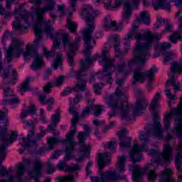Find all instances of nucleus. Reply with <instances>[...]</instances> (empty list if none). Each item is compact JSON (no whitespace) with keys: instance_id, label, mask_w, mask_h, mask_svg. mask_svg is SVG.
<instances>
[{"instance_id":"obj_46","label":"nucleus","mask_w":182,"mask_h":182,"mask_svg":"<svg viewBox=\"0 0 182 182\" xmlns=\"http://www.w3.org/2000/svg\"><path fill=\"white\" fill-rule=\"evenodd\" d=\"M177 39H182V36H181L178 32L174 33L171 37H169V41L172 42V43H176L177 42Z\"/></svg>"},{"instance_id":"obj_26","label":"nucleus","mask_w":182,"mask_h":182,"mask_svg":"<svg viewBox=\"0 0 182 182\" xmlns=\"http://www.w3.org/2000/svg\"><path fill=\"white\" fill-rule=\"evenodd\" d=\"M152 5L155 11L166 9L168 12H170V1L168 0H152Z\"/></svg>"},{"instance_id":"obj_1","label":"nucleus","mask_w":182,"mask_h":182,"mask_svg":"<svg viewBox=\"0 0 182 182\" xmlns=\"http://www.w3.org/2000/svg\"><path fill=\"white\" fill-rule=\"evenodd\" d=\"M153 125H149L145 127V130H147V136L144 134L143 131L139 132V140L142 144L141 146L136 143L134 144L132 150L129 152V157L132 163H139L143 160L141 156V151H148V154L154 159V161L151 164H148L144 167V171H149L147 173L148 180L149 181H154L157 175L154 172L156 165L164 166V163L170 164L171 160H173V147L168 143H166L164 145L162 152L160 153L157 149H151L149 151V141H150V136H155L158 139H161L164 134V130L161 128V123L160 122V115L158 112L153 113Z\"/></svg>"},{"instance_id":"obj_15","label":"nucleus","mask_w":182,"mask_h":182,"mask_svg":"<svg viewBox=\"0 0 182 182\" xmlns=\"http://www.w3.org/2000/svg\"><path fill=\"white\" fill-rule=\"evenodd\" d=\"M46 134V131H42L41 133L38 134L33 139L35 136V129H31L28 132L27 138H23L20 141V144H21L23 149H28L31 147V146H36V142L42 140V138Z\"/></svg>"},{"instance_id":"obj_56","label":"nucleus","mask_w":182,"mask_h":182,"mask_svg":"<svg viewBox=\"0 0 182 182\" xmlns=\"http://www.w3.org/2000/svg\"><path fill=\"white\" fill-rule=\"evenodd\" d=\"M52 87H53V85H52V83L48 82L47 83L45 86H44V93H50V89H52Z\"/></svg>"},{"instance_id":"obj_60","label":"nucleus","mask_w":182,"mask_h":182,"mask_svg":"<svg viewBox=\"0 0 182 182\" xmlns=\"http://www.w3.org/2000/svg\"><path fill=\"white\" fill-rule=\"evenodd\" d=\"M114 124H116V123L114 122H112L109 125L105 127V129L102 130V133H107V130H110L112 127H114Z\"/></svg>"},{"instance_id":"obj_13","label":"nucleus","mask_w":182,"mask_h":182,"mask_svg":"<svg viewBox=\"0 0 182 182\" xmlns=\"http://www.w3.org/2000/svg\"><path fill=\"white\" fill-rule=\"evenodd\" d=\"M181 73L182 63L173 62L171 66L170 73H168L170 80H168L167 85H168V86H173L175 92H178V90H180V82L176 81L174 77L176 75H181Z\"/></svg>"},{"instance_id":"obj_22","label":"nucleus","mask_w":182,"mask_h":182,"mask_svg":"<svg viewBox=\"0 0 182 182\" xmlns=\"http://www.w3.org/2000/svg\"><path fill=\"white\" fill-rule=\"evenodd\" d=\"M92 109H94V116L95 117H97L98 116H100L102 114V112H105V106L103 105H90L89 107H86L82 113V117H86V116H89L90 114V110Z\"/></svg>"},{"instance_id":"obj_52","label":"nucleus","mask_w":182,"mask_h":182,"mask_svg":"<svg viewBox=\"0 0 182 182\" xmlns=\"http://www.w3.org/2000/svg\"><path fill=\"white\" fill-rule=\"evenodd\" d=\"M175 164L177 170L179 171V174L182 173V159H175Z\"/></svg>"},{"instance_id":"obj_20","label":"nucleus","mask_w":182,"mask_h":182,"mask_svg":"<svg viewBox=\"0 0 182 182\" xmlns=\"http://www.w3.org/2000/svg\"><path fill=\"white\" fill-rule=\"evenodd\" d=\"M77 1V0H70V8L68 16L67 18V23L68 29L69 31H70V32H75V30L76 29V28H77V25L76 24V23L72 21V12H75L76 11Z\"/></svg>"},{"instance_id":"obj_61","label":"nucleus","mask_w":182,"mask_h":182,"mask_svg":"<svg viewBox=\"0 0 182 182\" xmlns=\"http://www.w3.org/2000/svg\"><path fill=\"white\" fill-rule=\"evenodd\" d=\"M80 100H82V94L81 93H77L75 95V97L73 100L74 103H75V105H77Z\"/></svg>"},{"instance_id":"obj_51","label":"nucleus","mask_w":182,"mask_h":182,"mask_svg":"<svg viewBox=\"0 0 182 182\" xmlns=\"http://www.w3.org/2000/svg\"><path fill=\"white\" fill-rule=\"evenodd\" d=\"M166 21H167V20L163 19L161 18H158L156 23L154 25V28L159 29V28H160V26H163V25H164V23H166Z\"/></svg>"},{"instance_id":"obj_7","label":"nucleus","mask_w":182,"mask_h":182,"mask_svg":"<svg viewBox=\"0 0 182 182\" xmlns=\"http://www.w3.org/2000/svg\"><path fill=\"white\" fill-rule=\"evenodd\" d=\"M97 164L100 168V178L92 176V182H118L119 180H126V175L120 176L117 174V172L114 169L103 172L105 166L110 164V157H109L107 154H97Z\"/></svg>"},{"instance_id":"obj_58","label":"nucleus","mask_w":182,"mask_h":182,"mask_svg":"<svg viewBox=\"0 0 182 182\" xmlns=\"http://www.w3.org/2000/svg\"><path fill=\"white\" fill-rule=\"evenodd\" d=\"M103 124H105V122L103 121H100L97 119H95L93 121V125L96 126V127H100V126H103Z\"/></svg>"},{"instance_id":"obj_27","label":"nucleus","mask_w":182,"mask_h":182,"mask_svg":"<svg viewBox=\"0 0 182 182\" xmlns=\"http://www.w3.org/2000/svg\"><path fill=\"white\" fill-rule=\"evenodd\" d=\"M152 5L155 11L166 9L168 12H170V1L168 0H152Z\"/></svg>"},{"instance_id":"obj_31","label":"nucleus","mask_w":182,"mask_h":182,"mask_svg":"<svg viewBox=\"0 0 182 182\" xmlns=\"http://www.w3.org/2000/svg\"><path fill=\"white\" fill-rule=\"evenodd\" d=\"M160 99H161V95L159 92H156L151 101L150 110H154V109L159 107L160 104H159V102H160Z\"/></svg>"},{"instance_id":"obj_33","label":"nucleus","mask_w":182,"mask_h":182,"mask_svg":"<svg viewBox=\"0 0 182 182\" xmlns=\"http://www.w3.org/2000/svg\"><path fill=\"white\" fill-rule=\"evenodd\" d=\"M112 0H109V2L105 4L106 9H110L111 11H116L117 8H120L123 2H126L127 0H117L115 1V6H112Z\"/></svg>"},{"instance_id":"obj_49","label":"nucleus","mask_w":182,"mask_h":182,"mask_svg":"<svg viewBox=\"0 0 182 182\" xmlns=\"http://www.w3.org/2000/svg\"><path fill=\"white\" fill-rule=\"evenodd\" d=\"M165 29L163 31L164 33H167L171 31V28H173V26H171V23L168 22V20H166L165 21Z\"/></svg>"},{"instance_id":"obj_53","label":"nucleus","mask_w":182,"mask_h":182,"mask_svg":"<svg viewBox=\"0 0 182 182\" xmlns=\"http://www.w3.org/2000/svg\"><path fill=\"white\" fill-rule=\"evenodd\" d=\"M102 87H103V85L95 83L94 85V92L96 95H100V90H102Z\"/></svg>"},{"instance_id":"obj_21","label":"nucleus","mask_w":182,"mask_h":182,"mask_svg":"<svg viewBox=\"0 0 182 182\" xmlns=\"http://www.w3.org/2000/svg\"><path fill=\"white\" fill-rule=\"evenodd\" d=\"M97 58H99V56L95 55L91 58H85V60H81L80 63V70L75 73V76L78 77V79H80L82 73L87 70V65H86V63L87 65H90L92 62L97 60Z\"/></svg>"},{"instance_id":"obj_50","label":"nucleus","mask_w":182,"mask_h":182,"mask_svg":"<svg viewBox=\"0 0 182 182\" xmlns=\"http://www.w3.org/2000/svg\"><path fill=\"white\" fill-rule=\"evenodd\" d=\"M65 82V77L63 75H60L58 78L55 79V85L57 87L61 86Z\"/></svg>"},{"instance_id":"obj_9","label":"nucleus","mask_w":182,"mask_h":182,"mask_svg":"<svg viewBox=\"0 0 182 182\" xmlns=\"http://www.w3.org/2000/svg\"><path fill=\"white\" fill-rule=\"evenodd\" d=\"M93 14L97 15V14H99V11H93V9L90 5H83L82 15L86 18L85 22L87 27L82 31V37L84 39V42L85 43L84 53L87 56L90 55V50L93 49V46L90 45V41H92V33H93V32H95V29H96V26L95 25V17L92 16V14Z\"/></svg>"},{"instance_id":"obj_5","label":"nucleus","mask_w":182,"mask_h":182,"mask_svg":"<svg viewBox=\"0 0 182 182\" xmlns=\"http://www.w3.org/2000/svg\"><path fill=\"white\" fill-rule=\"evenodd\" d=\"M124 95L125 92L123 88L118 87L114 94L108 97L107 103L112 111L108 114V116L109 117H116L117 114H120L122 119L130 122L131 120H134V114H130L129 103L127 102H122L119 100Z\"/></svg>"},{"instance_id":"obj_43","label":"nucleus","mask_w":182,"mask_h":182,"mask_svg":"<svg viewBox=\"0 0 182 182\" xmlns=\"http://www.w3.org/2000/svg\"><path fill=\"white\" fill-rule=\"evenodd\" d=\"M1 105H18L19 103V99L18 98H11L10 100H3L1 102Z\"/></svg>"},{"instance_id":"obj_38","label":"nucleus","mask_w":182,"mask_h":182,"mask_svg":"<svg viewBox=\"0 0 182 182\" xmlns=\"http://www.w3.org/2000/svg\"><path fill=\"white\" fill-rule=\"evenodd\" d=\"M80 168H82V165L80 164H73L71 166L66 167L65 171L68 173H75V176H77V172L80 171Z\"/></svg>"},{"instance_id":"obj_39","label":"nucleus","mask_w":182,"mask_h":182,"mask_svg":"<svg viewBox=\"0 0 182 182\" xmlns=\"http://www.w3.org/2000/svg\"><path fill=\"white\" fill-rule=\"evenodd\" d=\"M119 146L120 147H124V149H128V147H130V141H132V138L130 137H124V138H120L119 139Z\"/></svg>"},{"instance_id":"obj_64","label":"nucleus","mask_w":182,"mask_h":182,"mask_svg":"<svg viewBox=\"0 0 182 182\" xmlns=\"http://www.w3.org/2000/svg\"><path fill=\"white\" fill-rule=\"evenodd\" d=\"M173 2L176 8H182V0H174Z\"/></svg>"},{"instance_id":"obj_24","label":"nucleus","mask_w":182,"mask_h":182,"mask_svg":"<svg viewBox=\"0 0 182 182\" xmlns=\"http://www.w3.org/2000/svg\"><path fill=\"white\" fill-rule=\"evenodd\" d=\"M139 23H140V22L139 21H135L134 23V25L132 28L131 32H129L127 34V37L125 38V46H127V48L130 47V41H129V39H133V38H134V39H136V41H137V38H136V35H137V33H139L140 35L143 36L147 31H146L144 33H135L134 31H136V29H137V28H139Z\"/></svg>"},{"instance_id":"obj_63","label":"nucleus","mask_w":182,"mask_h":182,"mask_svg":"<svg viewBox=\"0 0 182 182\" xmlns=\"http://www.w3.org/2000/svg\"><path fill=\"white\" fill-rule=\"evenodd\" d=\"M28 114H31L28 112V110L23 109L21 114L20 116V118L21 119H26V117H28Z\"/></svg>"},{"instance_id":"obj_35","label":"nucleus","mask_w":182,"mask_h":182,"mask_svg":"<svg viewBox=\"0 0 182 182\" xmlns=\"http://www.w3.org/2000/svg\"><path fill=\"white\" fill-rule=\"evenodd\" d=\"M139 23H144L145 25H149L150 23V16L147 11H144L141 13L139 21Z\"/></svg>"},{"instance_id":"obj_40","label":"nucleus","mask_w":182,"mask_h":182,"mask_svg":"<svg viewBox=\"0 0 182 182\" xmlns=\"http://www.w3.org/2000/svg\"><path fill=\"white\" fill-rule=\"evenodd\" d=\"M60 120V109H57L55 114L51 116V122L54 124H59Z\"/></svg>"},{"instance_id":"obj_29","label":"nucleus","mask_w":182,"mask_h":182,"mask_svg":"<svg viewBox=\"0 0 182 182\" xmlns=\"http://www.w3.org/2000/svg\"><path fill=\"white\" fill-rule=\"evenodd\" d=\"M129 171H132L133 173L134 182H139V179L140 177H141V176H143V172L141 171V168H140V166H130Z\"/></svg>"},{"instance_id":"obj_62","label":"nucleus","mask_w":182,"mask_h":182,"mask_svg":"<svg viewBox=\"0 0 182 182\" xmlns=\"http://www.w3.org/2000/svg\"><path fill=\"white\" fill-rule=\"evenodd\" d=\"M43 53L46 58H52V56H53V53L47 50L45 48H43Z\"/></svg>"},{"instance_id":"obj_57","label":"nucleus","mask_w":182,"mask_h":182,"mask_svg":"<svg viewBox=\"0 0 182 182\" xmlns=\"http://www.w3.org/2000/svg\"><path fill=\"white\" fill-rule=\"evenodd\" d=\"M117 146V144H116V143L114 141H111L108 144V149L110 150L111 151H114V150H116Z\"/></svg>"},{"instance_id":"obj_19","label":"nucleus","mask_w":182,"mask_h":182,"mask_svg":"<svg viewBox=\"0 0 182 182\" xmlns=\"http://www.w3.org/2000/svg\"><path fill=\"white\" fill-rule=\"evenodd\" d=\"M43 164L41 159H36V162L33 164V168L28 171L29 177L34 178L35 182H39V178L42 177V170L43 169Z\"/></svg>"},{"instance_id":"obj_41","label":"nucleus","mask_w":182,"mask_h":182,"mask_svg":"<svg viewBox=\"0 0 182 182\" xmlns=\"http://www.w3.org/2000/svg\"><path fill=\"white\" fill-rule=\"evenodd\" d=\"M75 182V175L70 173L68 176H60L58 178V182Z\"/></svg>"},{"instance_id":"obj_44","label":"nucleus","mask_w":182,"mask_h":182,"mask_svg":"<svg viewBox=\"0 0 182 182\" xmlns=\"http://www.w3.org/2000/svg\"><path fill=\"white\" fill-rule=\"evenodd\" d=\"M56 170V167L53 166L52 164V162L49 160L47 162V170L46 173L47 174H53V172Z\"/></svg>"},{"instance_id":"obj_16","label":"nucleus","mask_w":182,"mask_h":182,"mask_svg":"<svg viewBox=\"0 0 182 182\" xmlns=\"http://www.w3.org/2000/svg\"><path fill=\"white\" fill-rule=\"evenodd\" d=\"M26 49L27 50L23 53L25 59H28V58H29L32 53L34 54V60L31 64V69H33V70H38V69L43 68V57L38 54L36 51H34L33 46H26Z\"/></svg>"},{"instance_id":"obj_32","label":"nucleus","mask_w":182,"mask_h":182,"mask_svg":"<svg viewBox=\"0 0 182 182\" xmlns=\"http://www.w3.org/2000/svg\"><path fill=\"white\" fill-rule=\"evenodd\" d=\"M35 80V77H28L25 80V81L21 85L19 92H28V90H31V86H29L30 82H33Z\"/></svg>"},{"instance_id":"obj_14","label":"nucleus","mask_w":182,"mask_h":182,"mask_svg":"<svg viewBox=\"0 0 182 182\" xmlns=\"http://www.w3.org/2000/svg\"><path fill=\"white\" fill-rule=\"evenodd\" d=\"M134 96L136 97V102L133 107L134 114H139L140 112L146 110L149 106V101L144 99V92L140 89L134 90Z\"/></svg>"},{"instance_id":"obj_34","label":"nucleus","mask_w":182,"mask_h":182,"mask_svg":"<svg viewBox=\"0 0 182 182\" xmlns=\"http://www.w3.org/2000/svg\"><path fill=\"white\" fill-rule=\"evenodd\" d=\"M112 38L114 41V48L115 50L116 56L120 55V37L116 34L112 36Z\"/></svg>"},{"instance_id":"obj_3","label":"nucleus","mask_w":182,"mask_h":182,"mask_svg":"<svg viewBox=\"0 0 182 182\" xmlns=\"http://www.w3.org/2000/svg\"><path fill=\"white\" fill-rule=\"evenodd\" d=\"M136 45L134 48V60L129 63V66L136 63L146 65L149 56H150V49L154 46V49L159 50H167L171 48L170 43H161L159 44V40L161 39V34L151 33L150 31H146L144 35L137 33L135 36Z\"/></svg>"},{"instance_id":"obj_2","label":"nucleus","mask_w":182,"mask_h":182,"mask_svg":"<svg viewBox=\"0 0 182 182\" xmlns=\"http://www.w3.org/2000/svg\"><path fill=\"white\" fill-rule=\"evenodd\" d=\"M43 0H31L28 2L30 4H34L36 5V22L33 26L35 35L37 36V38L34 41L35 45H38V42L42 41L41 36L42 33L43 32V28H45V32L47 36H49L51 39H54L53 42V50L59 48L60 45V41L63 39V49L66 48L68 45V52L67 53L68 61L69 65L72 66L73 65V56H75V53L76 50H77V48H79V43L80 42V38H77L75 40V43H70V36L69 34L64 33H53V27L50 25L52 21L43 20V14L47 12H50L55 9V5H56V2L53 1V0H45L47 3L46 6L43 8H41V5H42V2Z\"/></svg>"},{"instance_id":"obj_42","label":"nucleus","mask_w":182,"mask_h":182,"mask_svg":"<svg viewBox=\"0 0 182 182\" xmlns=\"http://www.w3.org/2000/svg\"><path fill=\"white\" fill-rule=\"evenodd\" d=\"M60 140H59L58 139L49 137L48 139V149L53 150V146H55V144H58V143H60Z\"/></svg>"},{"instance_id":"obj_8","label":"nucleus","mask_w":182,"mask_h":182,"mask_svg":"<svg viewBox=\"0 0 182 182\" xmlns=\"http://www.w3.org/2000/svg\"><path fill=\"white\" fill-rule=\"evenodd\" d=\"M69 113L74 116L71 121V127L73 129H71L68 134H67V139L65 140V144H70V146H67L65 149V158L57 165L58 170H63V168L66 167V161H69L75 157L73 151H75V144H76V143L75 142V140H73V136L76 133V123H77V120H79L77 112L75 110V105H70Z\"/></svg>"},{"instance_id":"obj_37","label":"nucleus","mask_w":182,"mask_h":182,"mask_svg":"<svg viewBox=\"0 0 182 182\" xmlns=\"http://www.w3.org/2000/svg\"><path fill=\"white\" fill-rule=\"evenodd\" d=\"M39 100L43 105H55V99L49 97L46 99L45 95H40Z\"/></svg>"},{"instance_id":"obj_28","label":"nucleus","mask_w":182,"mask_h":182,"mask_svg":"<svg viewBox=\"0 0 182 182\" xmlns=\"http://www.w3.org/2000/svg\"><path fill=\"white\" fill-rule=\"evenodd\" d=\"M104 28L109 31H122V24L117 25L116 21H112L110 17H106L104 21Z\"/></svg>"},{"instance_id":"obj_10","label":"nucleus","mask_w":182,"mask_h":182,"mask_svg":"<svg viewBox=\"0 0 182 182\" xmlns=\"http://www.w3.org/2000/svg\"><path fill=\"white\" fill-rule=\"evenodd\" d=\"M157 72V68L155 66L152 67L149 70L143 72L142 70H135L134 71V81L133 85H136L137 82H144V79H147L148 89L153 87V82L154 80V75Z\"/></svg>"},{"instance_id":"obj_48","label":"nucleus","mask_w":182,"mask_h":182,"mask_svg":"<svg viewBox=\"0 0 182 182\" xmlns=\"http://www.w3.org/2000/svg\"><path fill=\"white\" fill-rule=\"evenodd\" d=\"M4 97L11 98L14 96V91L11 87H6L4 89Z\"/></svg>"},{"instance_id":"obj_18","label":"nucleus","mask_w":182,"mask_h":182,"mask_svg":"<svg viewBox=\"0 0 182 182\" xmlns=\"http://www.w3.org/2000/svg\"><path fill=\"white\" fill-rule=\"evenodd\" d=\"M140 4V0H127L124 3V10L122 11V19L125 21H129L130 17L132 16V14H133V8L134 6H137Z\"/></svg>"},{"instance_id":"obj_17","label":"nucleus","mask_w":182,"mask_h":182,"mask_svg":"<svg viewBox=\"0 0 182 182\" xmlns=\"http://www.w3.org/2000/svg\"><path fill=\"white\" fill-rule=\"evenodd\" d=\"M29 18H32V14L31 13H28L26 10L23 11V14L15 17V21L12 23V26H14L16 31H21V32H25L27 28L26 26H22L21 23V19H23L25 23L27 25L29 24V21L28 19Z\"/></svg>"},{"instance_id":"obj_45","label":"nucleus","mask_w":182,"mask_h":182,"mask_svg":"<svg viewBox=\"0 0 182 182\" xmlns=\"http://www.w3.org/2000/svg\"><path fill=\"white\" fill-rule=\"evenodd\" d=\"M173 56H174V51H168L164 54V63L167 64L170 60L173 59Z\"/></svg>"},{"instance_id":"obj_6","label":"nucleus","mask_w":182,"mask_h":182,"mask_svg":"<svg viewBox=\"0 0 182 182\" xmlns=\"http://www.w3.org/2000/svg\"><path fill=\"white\" fill-rule=\"evenodd\" d=\"M132 60H134V55H133L132 59L128 61V69L126 70V62H124V60H121L117 65H114V60L110 59V56H109V50H107V49L103 50L102 52L101 60H99L100 63L104 66L102 73V76H111L115 70L119 72V73H123V75L126 76L132 73L131 68H132V66H136V65H141L143 66V65H144L136 62L134 65H130L129 63H130Z\"/></svg>"},{"instance_id":"obj_11","label":"nucleus","mask_w":182,"mask_h":182,"mask_svg":"<svg viewBox=\"0 0 182 182\" xmlns=\"http://www.w3.org/2000/svg\"><path fill=\"white\" fill-rule=\"evenodd\" d=\"M84 130L85 132H80L77 136L78 143L80 144V153H82V155L80 156L79 158L75 159L77 162L83 161V159L90 153V146L89 145H85L86 137H89V134H90V128L87 125H84Z\"/></svg>"},{"instance_id":"obj_23","label":"nucleus","mask_w":182,"mask_h":182,"mask_svg":"<svg viewBox=\"0 0 182 182\" xmlns=\"http://www.w3.org/2000/svg\"><path fill=\"white\" fill-rule=\"evenodd\" d=\"M73 90H75V92H78V90H80V92H85L86 90V82H83L80 80L74 88L70 87H66L61 93V96H68V95L72 93Z\"/></svg>"},{"instance_id":"obj_59","label":"nucleus","mask_w":182,"mask_h":182,"mask_svg":"<svg viewBox=\"0 0 182 182\" xmlns=\"http://www.w3.org/2000/svg\"><path fill=\"white\" fill-rule=\"evenodd\" d=\"M27 112L30 114H35L36 113V109L35 108L34 105H31L28 107L27 109Z\"/></svg>"},{"instance_id":"obj_12","label":"nucleus","mask_w":182,"mask_h":182,"mask_svg":"<svg viewBox=\"0 0 182 182\" xmlns=\"http://www.w3.org/2000/svg\"><path fill=\"white\" fill-rule=\"evenodd\" d=\"M23 50V41L19 38H12L11 45L7 50L6 60L11 62L12 58H20L21 53Z\"/></svg>"},{"instance_id":"obj_55","label":"nucleus","mask_w":182,"mask_h":182,"mask_svg":"<svg viewBox=\"0 0 182 182\" xmlns=\"http://www.w3.org/2000/svg\"><path fill=\"white\" fill-rule=\"evenodd\" d=\"M56 126H58V124H49L48 126V130L49 132H51V133H53V134L58 135L59 134V132H55V129H56Z\"/></svg>"},{"instance_id":"obj_4","label":"nucleus","mask_w":182,"mask_h":182,"mask_svg":"<svg viewBox=\"0 0 182 182\" xmlns=\"http://www.w3.org/2000/svg\"><path fill=\"white\" fill-rule=\"evenodd\" d=\"M181 102L176 109L171 107L170 112L165 114L164 119V127L166 131L170 129V124L173 116H176L175 125L173 126V133H176L179 138V144L175 148V160L182 159V97Z\"/></svg>"},{"instance_id":"obj_25","label":"nucleus","mask_w":182,"mask_h":182,"mask_svg":"<svg viewBox=\"0 0 182 182\" xmlns=\"http://www.w3.org/2000/svg\"><path fill=\"white\" fill-rule=\"evenodd\" d=\"M23 163H20L17 165L16 176L18 180H21L23 176L25 175V166H31L32 160L29 159H23Z\"/></svg>"},{"instance_id":"obj_30","label":"nucleus","mask_w":182,"mask_h":182,"mask_svg":"<svg viewBox=\"0 0 182 182\" xmlns=\"http://www.w3.org/2000/svg\"><path fill=\"white\" fill-rule=\"evenodd\" d=\"M126 160V156H122L121 157H119L118 161H117V170L119 171V174L126 171V169L124 168Z\"/></svg>"},{"instance_id":"obj_36","label":"nucleus","mask_w":182,"mask_h":182,"mask_svg":"<svg viewBox=\"0 0 182 182\" xmlns=\"http://www.w3.org/2000/svg\"><path fill=\"white\" fill-rule=\"evenodd\" d=\"M62 53H57L56 58L52 63V67L53 68V69H55V70H56V69H58L59 66L62 65Z\"/></svg>"},{"instance_id":"obj_47","label":"nucleus","mask_w":182,"mask_h":182,"mask_svg":"<svg viewBox=\"0 0 182 182\" xmlns=\"http://www.w3.org/2000/svg\"><path fill=\"white\" fill-rule=\"evenodd\" d=\"M165 93H166V95L167 96V97L170 100H173V99L176 98V96L173 95V93H171V91H170V88H168V84H166V87H165Z\"/></svg>"},{"instance_id":"obj_54","label":"nucleus","mask_w":182,"mask_h":182,"mask_svg":"<svg viewBox=\"0 0 182 182\" xmlns=\"http://www.w3.org/2000/svg\"><path fill=\"white\" fill-rule=\"evenodd\" d=\"M127 133H128L127 129H126V128H124V129H121L120 131H119L118 134L119 136V139H124V137H127V136H126L127 135Z\"/></svg>"}]
</instances>
